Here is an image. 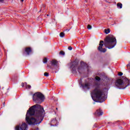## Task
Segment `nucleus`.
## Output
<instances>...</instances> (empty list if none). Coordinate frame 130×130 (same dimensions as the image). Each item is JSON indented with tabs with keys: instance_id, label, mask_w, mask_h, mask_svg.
<instances>
[{
	"instance_id": "nucleus-4",
	"label": "nucleus",
	"mask_w": 130,
	"mask_h": 130,
	"mask_svg": "<svg viewBox=\"0 0 130 130\" xmlns=\"http://www.w3.org/2000/svg\"><path fill=\"white\" fill-rule=\"evenodd\" d=\"M91 94L98 100L96 101L95 102H100V103L104 102V98H103L104 93H103V90L100 88V86L95 87L94 89L92 91Z\"/></svg>"
},
{
	"instance_id": "nucleus-22",
	"label": "nucleus",
	"mask_w": 130,
	"mask_h": 130,
	"mask_svg": "<svg viewBox=\"0 0 130 130\" xmlns=\"http://www.w3.org/2000/svg\"><path fill=\"white\" fill-rule=\"evenodd\" d=\"M30 88H31V85H27L26 86V89H30Z\"/></svg>"
},
{
	"instance_id": "nucleus-35",
	"label": "nucleus",
	"mask_w": 130,
	"mask_h": 130,
	"mask_svg": "<svg viewBox=\"0 0 130 130\" xmlns=\"http://www.w3.org/2000/svg\"><path fill=\"white\" fill-rule=\"evenodd\" d=\"M56 110H57L58 108H56Z\"/></svg>"
},
{
	"instance_id": "nucleus-34",
	"label": "nucleus",
	"mask_w": 130,
	"mask_h": 130,
	"mask_svg": "<svg viewBox=\"0 0 130 130\" xmlns=\"http://www.w3.org/2000/svg\"><path fill=\"white\" fill-rule=\"evenodd\" d=\"M106 3H109V2H108V1H106Z\"/></svg>"
},
{
	"instance_id": "nucleus-24",
	"label": "nucleus",
	"mask_w": 130,
	"mask_h": 130,
	"mask_svg": "<svg viewBox=\"0 0 130 130\" xmlns=\"http://www.w3.org/2000/svg\"><path fill=\"white\" fill-rule=\"evenodd\" d=\"M68 49L69 50H72L73 49V47H72V46H69L68 47Z\"/></svg>"
},
{
	"instance_id": "nucleus-14",
	"label": "nucleus",
	"mask_w": 130,
	"mask_h": 130,
	"mask_svg": "<svg viewBox=\"0 0 130 130\" xmlns=\"http://www.w3.org/2000/svg\"><path fill=\"white\" fill-rule=\"evenodd\" d=\"M105 33L106 34H108L109 33H110V29H109V28H108V29H105Z\"/></svg>"
},
{
	"instance_id": "nucleus-5",
	"label": "nucleus",
	"mask_w": 130,
	"mask_h": 130,
	"mask_svg": "<svg viewBox=\"0 0 130 130\" xmlns=\"http://www.w3.org/2000/svg\"><path fill=\"white\" fill-rule=\"evenodd\" d=\"M122 78L123 80L118 79L115 82V86L120 90H121V89H125L126 87L129 86L130 80L124 76H123Z\"/></svg>"
},
{
	"instance_id": "nucleus-13",
	"label": "nucleus",
	"mask_w": 130,
	"mask_h": 130,
	"mask_svg": "<svg viewBox=\"0 0 130 130\" xmlns=\"http://www.w3.org/2000/svg\"><path fill=\"white\" fill-rule=\"evenodd\" d=\"M117 7L118 9H122V4L118 3L117 4Z\"/></svg>"
},
{
	"instance_id": "nucleus-17",
	"label": "nucleus",
	"mask_w": 130,
	"mask_h": 130,
	"mask_svg": "<svg viewBox=\"0 0 130 130\" xmlns=\"http://www.w3.org/2000/svg\"><path fill=\"white\" fill-rule=\"evenodd\" d=\"M20 127L19 125H17L15 128V130H20Z\"/></svg>"
},
{
	"instance_id": "nucleus-23",
	"label": "nucleus",
	"mask_w": 130,
	"mask_h": 130,
	"mask_svg": "<svg viewBox=\"0 0 130 130\" xmlns=\"http://www.w3.org/2000/svg\"><path fill=\"white\" fill-rule=\"evenodd\" d=\"M118 75V76H121L123 75V73L122 72H119Z\"/></svg>"
},
{
	"instance_id": "nucleus-20",
	"label": "nucleus",
	"mask_w": 130,
	"mask_h": 130,
	"mask_svg": "<svg viewBox=\"0 0 130 130\" xmlns=\"http://www.w3.org/2000/svg\"><path fill=\"white\" fill-rule=\"evenodd\" d=\"M59 54H60L61 55H64L65 53L63 51H61L59 52Z\"/></svg>"
},
{
	"instance_id": "nucleus-19",
	"label": "nucleus",
	"mask_w": 130,
	"mask_h": 130,
	"mask_svg": "<svg viewBox=\"0 0 130 130\" xmlns=\"http://www.w3.org/2000/svg\"><path fill=\"white\" fill-rule=\"evenodd\" d=\"M44 63H46L47 62V58L45 57L43 59Z\"/></svg>"
},
{
	"instance_id": "nucleus-25",
	"label": "nucleus",
	"mask_w": 130,
	"mask_h": 130,
	"mask_svg": "<svg viewBox=\"0 0 130 130\" xmlns=\"http://www.w3.org/2000/svg\"><path fill=\"white\" fill-rule=\"evenodd\" d=\"M21 86L22 87H24V86H25V83H21Z\"/></svg>"
},
{
	"instance_id": "nucleus-33",
	"label": "nucleus",
	"mask_w": 130,
	"mask_h": 130,
	"mask_svg": "<svg viewBox=\"0 0 130 130\" xmlns=\"http://www.w3.org/2000/svg\"><path fill=\"white\" fill-rule=\"evenodd\" d=\"M47 67H48H48H49V65H47Z\"/></svg>"
},
{
	"instance_id": "nucleus-2",
	"label": "nucleus",
	"mask_w": 130,
	"mask_h": 130,
	"mask_svg": "<svg viewBox=\"0 0 130 130\" xmlns=\"http://www.w3.org/2000/svg\"><path fill=\"white\" fill-rule=\"evenodd\" d=\"M116 38H115V37H114L113 36H107L105 39V42L103 41H101L100 42L98 50L100 51V52H103L104 53L107 50L105 48H103L104 44L105 47L109 49H111L116 45Z\"/></svg>"
},
{
	"instance_id": "nucleus-27",
	"label": "nucleus",
	"mask_w": 130,
	"mask_h": 130,
	"mask_svg": "<svg viewBox=\"0 0 130 130\" xmlns=\"http://www.w3.org/2000/svg\"><path fill=\"white\" fill-rule=\"evenodd\" d=\"M24 85L25 86V87H26V86L28 85V84H27V82L24 83Z\"/></svg>"
},
{
	"instance_id": "nucleus-12",
	"label": "nucleus",
	"mask_w": 130,
	"mask_h": 130,
	"mask_svg": "<svg viewBox=\"0 0 130 130\" xmlns=\"http://www.w3.org/2000/svg\"><path fill=\"white\" fill-rule=\"evenodd\" d=\"M51 62L52 66H53L54 67H57V63H58V61H57L56 60H52Z\"/></svg>"
},
{
	"instance_id": "nucleus-7",
	"label": "nucleus",
	"mask_w": 130,
	"mask_h": 130,
	"mask_svg": "<svg viewBox=\"0 0 130 130\" xmlns=\"http://www.w3.org/2000/svg\"><path fill=\"white\" fill-rule=\"evenodd\" d=\"M32 53V48L31 47H26L25 48L23 52V54H26L27 55H30Z\"/></svg>"
},
{
	"instance_id": "nucleus-29",
	"label": "nucleus",
	"mask_w": 130,
	"mask_h": 130,
	"mask_svg": "<svg viewBox=\"0 0 130 130\" xmlns=\"http://www.w3.org/2000/svg\"><path fill=\"white\" fill-rule=\"evenodd\" d=\"M127 67H130V63L127 65Z\"/></svg>"
},
{
	"instance_id": "nucleus-32",
	"label": "nucleus",
	"mask_w": 130,
	"mask_h": 130,
	"mask_svg": "<svg viewBox=\"0 0 130 130\" xmlns=\"http://www.w3.org/2000/svg\"><path fill=\"white\" fill-rule=\"evenodd\" d=\"M41 10H43V7H42Z\"/></svg>"
},
{
	"instance_id": "nucleus-8",
	"label": "nucleus",
	"mask_w": 130,
	"mask_h": 130,
	"mask_svg": "<svg viewBox=\"0 0 130 130\" xmlns=\"http://www.w3.org/2000/svg\"><path fill=\"white\" fill-rule=\"evenodd\" d=\"M95 116H101L103 115V112L100 109H98L94 113Z\"/></svg>"
},
{
	"instance_id": "nucleus-30",
	"label": "nucleus",
	"mask_w": 130,
	"mask_h": 130,
	"mask_svg": "<svg viewBox=\"0 0 130 130\" xmlns=\"http://www.w3.org/2000/svg\"><path fill=\"white\" fill-rule=\"evenodd\" d=\"M3 107H5V102L3 104Z\"/></svg>"
},
{
	"instance_id": "nucleus-36",
	"label": "nucleus",
	"mask_w": 130,
	"mask_h": 130,
	"mask_svg": "<svg viewBox=\"0 0 130 130\" xmlns=\"http://www.w3.org/2000/svg\"><path fill=\"white\" fill-rule=\"evenodd\" d=\"M85 2H87V0H85Z\"/></svg>"
},
{
	"instance_id": "nucleus-9",
	"label": "nucleus",
	"mask_w": 130,
	"mask_h": 130,
	"mask_svg": "<svg viewBox=\"0 0 130 130\" xmlns=\"http://www.w3.org/2000/svg\"><path fill=\"white\" fill-rule=\"evenodd\" d=\"M51 126H56L57 125V120H56V118L51 120Z\"/></svg>"
},
{
	"instance_id": "nucleus-28",
	"label": "nucleus",
	"mask_w": 130,
	"mask_h": 130,
	"mask_svg": "<svg viewBox=\"0 0 130 130\" xmlns=\"http://www.w3.org/2000/svg\"><path fill=\"white\" fill-rule=\"evenodd\" d=\"M0 3H4V0H0Z\"/></svg>"
},
{
	"instance_id": "nucleus-26",
	"label": "nucleus",
	"mask_w": 130,
	"mask_h": 130,
	"mask_svg": "<svg viewBox=\"0 0 130 130\" xmlns=\"http://www.w3.org/2000/svg\"><path fill=\"white\" fill-rule=\"evenodd\" d=\"M66 32H69L70 31V29H66L64 30Z\"/></svg>"
},
{
	"instance_id": "nucleus-11",
	"label": "nucleus",
	"mask_w": 130,
	"mask_h": 130,
	"mask_svg": "<svg viewBox=\"0 0 130 130\" xmlns=\"http://www.w3.org/2000/svg\"><path fill=\"white\" fill-rule=\"evenodd\" d=\"M81 86L83 89H87V90L90 89V83H86L85 84H82Z\"/></svg>"
},
{
	"instance_id": "nucleus-16",
	"label": "nucleus",
	"mask_w": 130,
	"mask_h": 130,
	"mask_svg": "<svg viewBox=\"0 0 130 130\" xmlns=\"http://www.w3.org/2000/svg\"><path fill=\"white\" fill-rule=\"evenodd\" d=\"M96 81H100L101 78L99 76H96L95 78Z\"/></svg>"
},
{
	"instance_id": "nucleus-21",
	"label": "nucleus",
	"mask_w": 130,
	"mask_h": 130,
	"mask_svg": "<svg viewBox=\"0 0 130 130\" xmlns=\"http://www.w3.org/2000/svg\"><path fill=\"white\" fill-rule=\"evenodd\" d=\"M44 75L45 77H48L49 76V74H48L47 72H45Z\"/></svg>"
},
{
	"instance_id": "nucleus-31",
	"label": "nucleus",
	"mask_w": 130,
	"mask_h": 130,
	"mask_svg": "<svg viewBox=\"0 0 130 130\" xmlns=\"http://www.w3.org/2000/svg\"><path fill=\"white\" fill-rule=\"evenodd\" d=\"M20 1H21V2H24V0H20Z\"/></svg>"
},
{
	"instance_id": "nucleus-10",
	"label": "nucleus",
	"mask_w": 130,
	"mask_h": 130,
	"mask_svg": "<svg viewBox=\"0 0 130 130\" xmlns=\"http://www.w3.org/2000/svg\"><path fill=\"white\" fill-rule=\"evenodd\" d=\"M27 128H28V125H27L25 122L22 123V124L20 125L21 130H27Z\"/></svg>"
},
{
	"instance_id": "nucleus-18",
	"label": "nucleus",
	"mask_w": 130,
	"mask_h": 130,
	"mask_svg": "<svg viewBox=\"0 0 130 130\" xmlns=\"http://www.w3.org/2000/svg\"><path fill=\"white\" fill-rule=\"evenodd\" d=\"M87 29L88 30H91V29H92V26L91 25H90V24H88L87 25Z\"/></svg>"
},
{
	"instance_id": "nucleus-1",
	"label": "nucleus",
	"mask_w": 130,
	"mask_h": 130,
	"mask_svg": "<svg viewBox=\"0 0 130 130\" xmlns=\"http://www.w3.org/2000/svg\"><path fill=\"white\" fill-rule=\"evenodd\" d=\"M45 111L41 105L36 104L29 108L27 111L25 120L29 125H38L42 122L44 118Z\"/></svg>"
},
{
	"instance_id": "nucleus-37",
	"label": "nucleus",
	"mask_w": 130,
	"mask_h": 130,
	"mask_svg": "<svg viewBox=\"0 0 130 130\" xmlns=\"http://www.w3.org/2000/svg\"><path fill=\"white\" fill-rule=\"evenodd\" d=\"M47 16H49V15L48 14V15H47Z\"/></svg>"
},
{
	"instance_id": "nucleus-6",
	"label": "nucleus",
	"mask_w": 130,
	"mask_h": 130,
	"mask_svg": "<svg viewBox=\"0 0 130 130\" xmlns=\"http://www.w3.org/2000/svg\"><path fill=\"white\" fill-rule=\"evenodd\" d=\"M44 99H45L44 95L41 92H36L32 95L33 101L38 104L42 103L44 101Z\"/></svg>"
},
{
	"instance_id": "nucleus-3",
	"label": "nucleus",
	"mask_w": 130,
	"mask_h": 130,
	"mask_svg": "<svg viewBox=\"0 0 130 130\" xmlns=\"http://www.w3.org/2000/svg\"><path fill=\"white\" fill-rule=\"evenodd\" d=\"M69 64L71 66L70 67L72 68L74 74H76L77 71L78 72L79 74H82V73L84 72L85 70H87V69L89 68L88 64L83 61L80 62V65L76 61L70 62Z\"/></svg>"
},
{
	"instance_id": "nucleus-15",
	"label": "nucleus",
	"mask_w": 130,
	"mask_h": 130,
	"mask_svg": "<svg viewBox=\"0 0 130 130\" xmlns=\"http://www.w3.org/2000/svg\"><path fill=\"white\" fill-rule=\"evenodd\" d=\"M59 36L60 37H61V38H63V37H64V33H63V32H60L59 34Z\"/></svg>"
}]
</instances>
